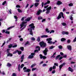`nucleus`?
<instances>
[{"label": "nucleus", "instance_id": "f257e3e1", "mask_svg": "<svg viewBox=\"0 0 76 76\" xmlns=\"http://www.w3.org/2000/svg\"><path fill=\"white\" fill-rule=\"evenodd\" d=\"M29 26H30L31 28L30 31V35H33V32L32 31V29L33 30H34V28H35V26H34V23H32Z\"/></svg>", "mask_w": 76, "mask_h": 76}, {"label": "nucleus", "instance_id": "f03ea898", "mask_svg": "<svg viewBox=\"0 0 76 76\" xmlns=\"http://www.w3.org/2000/svg\"><path fill=\"white\" fill-rule=\"evenodd\" d=\"M27 23V22H23L22 23H21L20 26H21L20 28H22V27H23L22 29H24V28H25L26 26V25H27V24H26Z\"/></svg>", "mask_w": 76, "mask_h": 76}, {"label": "nucleus", "instance_id": "7ed1b4c3", "mask_svg": "<svg viewBox=\"0 0 76 76\" xmlns=\"http://www.w3.org/2000/svg\"><path fill=\"white\" fill-rule=\"evenodd\" d=\"M61 16L62 17L63 19L64 18V16H63V13L62 12H61L60 13H59L58 16L57 18V19H58V20L60 19V18H61Z\"/></svg>", "mask_w": 76, "mask_h": 76}, {"label": "nucleus", "instance_id": "20e7f679", "mask_svg": "<svg viewBox=\"0 0 76 76\" xmlns=\"http://www.w3.org/2000/svg\"><path fill=\"white\" fill-rule=\"evenodd\" d=\"M39 44L41 47H45V45H46V44L43 41L40 42L39 43Z\"/></svg>", "mask_w": 76, "mask_h": 76}, {"label": "nucleus", "instance_id": "39448f33", "mask_svg": "<svg viewBox=\"0 0 76 76\" xmlns=\"http://www.w3.org/2000/svg\"><path fill=\"white\" fill-rule=\"evenodd\" d=\"M52 39V38H49L47 39H46L47 41H48V44H51L53 43L52 41H51Z\"/></svg>", "mask_w": 76, "mask_h": 76}, {"label": "nucleus", "instance_id": "423d86ee", "mask_svg": "<svg viewBox=\"0 0 76 76\" xmlns=\"http://www.w3.org/2000/svg\"><path fill=\"white\" fill-rule=\"evenodd\" d=\"M51 7L47 8L46 9L47 11L46 12V13L48 14H49V13H50V10H51Z\"/></svg>", "mask_w": 76, "mask_h": 76}, {"label": "nucleus", "instance_id": "0eeeda50", "mask_svg": "<svg viewBox=\"0 0 76 76\" xmlns=\"http://www.w3.org/2000/svg\"><path fill=\"white\" fill-rule=\"evenodd\" d=\"M31 55H30L28 57V58H33V56H35V53H31Z\"/></svg>", "mask_w": 76, "mask_h": 76}, {"label": "nucleus", "instance_id": "6e6552de", "mask_svg": "<svg viewBox=\"0 0 76 76\" xmlns=\"http://www.w3.org/2000/svg\"><path fill=\"white\" fill-rule=\"evenodd\" d=\"M66 64V63L65 62L63 64H62L61 65L59 66V70H61V68L62 67H63V66H64V65Z\"/></svg>", "mask_w": 76, "mask_h": 76}, {"label": "nucleus", "instance_id": "1a4fd4ad", "mask_svg": "<svg viewBox=\"0 0 76 76\" xmlns=\"http://www.w3.org/2000/svg\"><path fill=\"white\" fill-rule=\"evenodd\" d=\"M47 51H48V49H47V48H46L45 50L43 51V53H44L45 56H46L47 55Z\"/></svg>", "mask_w": 76, "mask_h": 76}, {"label": "nucleus", "instance_id": "9d476101", "mask_svg": "<svg viewBox=\"0 0 76 76\" xmlns=\"http://www.w3.org/2000/svg\"><path fill=\"white\" fill-rule=\"evenodd\" d=\"M39 56L40 57V58H43V59H45V58H47V57L45 56H42V55L41 54H40L39 55Z\"/></svg>", "mask_w": 76, "mask_h": 76}, {"label": "nucleus", "instance_id": "9b49d317", "mask_svg": "<svg viewBox=\"0 0 76 76\" xmlns=\"http://www.w3.org/2000/svg\"><path fill=\"white\" fill-rule=\"evenodd\" d=\"M62 34L63 35H64V34H66V35H69V32H68L63 31L62 32Z\"/></svg>", "mask_w": 76, "mask_h": 76}, {"label": "nucleus", "instance_id": "f8f14e48", "mask_svg": "<svg viewBox=\"0 0 76 76\" xmlns=\"http://www.w3.org/2000/svg\"><path fill=\"white\" fill-rule=\"evenodd\" d=\"M41 12H42V10H40L37 12V15H40V13H41Z\"/></svg>", "mask_w": 76, "mask_h": 76}, {"label": "nucleus", "instance_id": "ddd939ff", "mask_svg": "<svg viewBox=\"0 0 76 76\" xmlns=\"http://www.w3.org/2000/svg\"><path fill=\"white\" fill-rule=\"evenodd\" d=\"M56 4L57 5H60V4H62V2H61L60 1H58L57 2Z\"/></svg>", "mask_w": 76, "mask_h": 76}, {"label": "nucleus", "instance_id": "4468645a", "mask_svg": "<svg viewBox=\"0 0 76 76\" xmlns=\"http://www.w3.org/2000/svg\"><path fill=\"white\" fill-rule=\"evenodd\" d=\"M31 18H28L25 20V21H27V22H29L30 21V20H31Z\"/></svg>", "mask_w": 76, "mask_h": 76}, {"label": "nucleus", "instance_id": "2eb2a0df", "mask_svg": "<svg viewBox=\"0 0 76 76\" xmlns=\"http://www.w3.org/2000/svg\"><path fill=\"white\" fill-rule=\"evenodd\" d=\"M68 70L69 71H70L71 72H73V69H72L70 67H69L68 68Z\"/></svg>", "mask_w": 76, "mask_h": 76}, {"label": "nucleus", "instance_id": "dca6fc26", "mask_svg": "<svg viewBox=\"0 0 76 76\" xmlns=\"http://www.w3.org/2000/svg\"><path fill=\"white\" fill-rule=\"evenodd\" d=\"M41 38H47L48 37V36L47 35H43L41 37Z\"/></svg>", "mask_w": 76, "mask_h": 76}, {"label": "nucleus", "instance_id": "f3484780", "mask_svg": "<svg viewBox=\"0 0 76 76\" xmlns=\"http://www.w3.org/2000/svg\"><path fill=\"white\" fill-rule=\"evenodd\" d=\"M67 48L69 50H72V47L70 45H68L67 46Z\"/></svg>", "mask_w": 76, "mask_h": 76}, {"label": "nucleus", "instance_id": "a211bd4d", "mask_svg": "<svg viewBox=\"0 0 76 76\" xmlns=\"http://www.w3.org/2000/svg\"><path fill=\"white\" fill-rule=\"evenodd\" d=\"M31 71V69H27L26 70L24 71V72H29Z\"/></svg>", "mask_w": 76, "mask_h": 76}, {"label": "nucleus", "instance_id": "6ab92c4d", "mask_svg": "<svg viewBox=\"0 0 76 76\" xmlns=\"http://www.w3.org/2000/svg\"><path fill=\"white\" fill-rule=\"evenodd\" d=\"M36 65H37V64H32L31 66V68H33V67H34L35 66H36Z\"/></svg>", "mask_w": 76, "mask_h": 76}, {"label": "nucleus", "instance_id": "aec40b11", "mask_svg": "<svg viewBox=\"0 0 76 76\" xmlns=\"http://www.w3.org/2000/svg\"><path fill=\"white\" fill-rule=\"evenodd\" d=\"M7 56H10L12 57L13 56V54L10 53H9L7 55Z\"/></svg>", "mask_w": 76, "mask_h": 76}, {"label": "nucleus", "instance_id": "412c9836", "mask_svg": "<svg viewBox=\"0 0 76 76\" xmlns=\"http://www.w3.org/2000/svg\"><path fill=\"white\" fill-rule=\"evenodd\" d=\"M31 41H35V38H34V37H32L31 38Z\"/></svg>", "mask_w": 76, "mask_h": 76}, {"label": "nucleus", "instance_id": "4be33fe9", "mask_svg": "<svg viewBox=\"0 0 76 76\" xmlns=\"http://www.w3.org/2000/svg\"><path fill=\"white\" fill-rule=\"evenodd\" d=\"M39 5V3H35L34 4V6L36 7H37Z\"/></svg>", "mask_w": 76, "mask_h": 76}, {"label": "nucleus", "instance_id": "5701e85b", "mask_svg": "<svg viewBox=\"0 0 76 76\" xmlns=\"http://www.w3.org/2000/svg\"><path fill=\"white\" fill-rule=\"evenodd\" d=\"M13 47V45L12 44H11L10 45H9V46H8V47L9 48H11V47Z\"/></svg>", "mask_w": 76, "mask_h": 76}, {"label": "nucleus", "instance_id": "b1692460", "mask_svg": "<svg viewBox=\"0 0 76 76\" xmlns=\"http://www.w3.org/2000/svg\"><path fill=\"white\" fill-rule=\"evenodd\" d=\"M37 41H38V42H39L40 41V37H37Z\"/></svg>", "mask_w": 76, "mask_h": 76}, {"label": "nucleus", "instance_id": "393cba45", "mask_svg": "<svg viewBox=\"0 0 76 76\" xmlns=\"http://www.w3.org/2000/svg\"><path fill=\"white\" fill-rule=\"evenodd\" d=\"M18 12H19V13H21L22 12V10H20V9H18Z\"/></svg>", "mask_w": 76, "mask_h": 76}, {"label": "nucleus", "instance_id": "a878e982", "mask_svg": "<svg viewBox=\"0 0 76 76\" xmlns=\"http://www.w3.org/2000/svg\"><path fill=\"white\" fill-rule=\"evenodd\" d=\"M30 44L29 42L28 41H27V42H26L25 44V45H29V44Z\"/></svg>", "mask_w": 76, "mask_h": 76}, {"label": "nucleus", "instance_id": "bb28decb", "mask_svg": "<svg viewBox=\"0 0 76 76\" xmlns=\"http://www.w3.org/2000/svg\"><path fill=\"white\" fill-rule=\"evenodd\" d=\"M66 40V39H65V38H62L61 39V41H65V40Z\"/></svg>", "mask_w": 76, "mask_h": 76}, {"label": "nucleus", "instance_id": "cd10ccee", "mask_svg": "<svg viewBox=\"0 0 76 76\" xmlns=\"http://www.w3.org/2000/svg\"><path fill=\"white\" fill-rule=\"evenodd\" d=\"M54 47H55V46L54 47L53 46H52L51 47H49V49H53V48H54Z\"/></svg>", "mask_w": 76, "mask_h": 76}, {"label": "nucleus", "instance_id": "c85d7f7f", "mask_svg": "<svg viewBox=\"0 0 76 76\" xmlns=\"http://www.w3.org/2000/svg\"><path fill=\"white\" fill-rule=\"evenodd\" d=\"M60 57V55H59L58 56H57L56 57V60H57V59H58V58Z\"/></svg>", "mask_w": 76, "mask_h": 76}, {"label": "nucleus", "instance_id": "c756f323", "mask_svg": "<svg viewBox=\"0 0 76 76\" xmlns=\"http://www.w3.org/2000/svg\"><path fill=\"white\" fill-rule=\"evenodd\" d=\"M46 31L47 32V33H49V32H50V31L48 28L46 29Z\"/></svg>", "mask_w": 76, "mask_h": 76}, {"label": "nucleus", "instance_id": "7c9ffc66", "mask_svg": "<svg viewBox=\"0 0 76 76\" xmlns=\"http://www.w3.org/2000/svg\"><path fill=\"white\" fill-rule=\"evenodd\" d=\"M12 66V65L10 64L9 63H8L7 64V66H8V67H10Z\"/></svg>", "mask_w": 76, "mask_h": 76}, {"label": "nucleus", "instance_id": "2f4dec72", "mask_svg": "<svg viewBox=\"0 0 76 76\" xmlns=\"http://www.w3.org/2000/svg\"><path fill=\"white\" fill-rule=\"evenodd\" d=\"M18 50H15L13 52V54H16L17 52H18Z\"/></svg>", "mask_w": 76, "mask_h": 76}, {"label": "nucleus", "instance_id": "473e14b6", "mask_svg": "<svg viewBox=\"0 0 76 76\" xmlns=\"http://www.w3.org/2000/svg\"><path fill=\"white\" fill-rule=\"evenodd\" d=\"M14 26H12L10 27H9L7 28V30H9L10 29H11V28H14Z\"/></svg>", "mask_w": 76, "mask_h": 76}, {"label": "nucleus", "instance_id": "72a5a7b5", "mask_svg": "<svg viewBox=\"0 0 76 76\" xmlns=\"http://www.w3.org/2000/svg\"><path fill=\"white\" fill-rule=\"evenodd\" d=\"M68 5L69 6H72L73 5V4L72 3H71L69 4Z\"/></svg>", "mask_w": 76, "mask_h": 76}, {"label": "nucleus", "instance_id": "f704fd0d", "mask_svg": "<svg viewBox=\"0 0 76 76\" xmlns=\"http://www.w3.org/2000/svg\"><path fill=\"white\" fill-rule=\"evenodd\" d=\"M54 30H52L50 32V34H51L52 33H54Z\"/></svg>", "mask_w": 76, "mask_h": 76}, {"label": "nucleus", "instance_id": "c9c22d12", "mask_svg": "<svg viewBox=\"0 0 76 76\" xmlns=\"http://www.w3.org/2000/svg\"><path fill=\"white\" fill-rule=\"evenodd\" d=\"M18 53L19 55H20V54H21V53H22V52L21 51H19L18 50Z\"/></svg>", "mask_w": 76, "mask_h": 76}, {"label": "nucleus", "instance_id": "e433bc0d", "mask_svg": "<svg viewBox=\"0 0 76 76\" xmlns=\"http://www.w3.org/2000/svg\"><path fill=\"white\" fill-rule=\"evenodd\" d=\"M24 58V55H23L21 57V60H23Z\"/></svg>", "mask_w": 76, "mask_h": 76}, {"label": "nucleus", "instance_id": "4c0bfd02", "mask_svg": "<svg viewBox=\"0 0 76 76\" xmlns=\"http://www.w3.org/2000/svg\"><path fill=\"white\" fill-rule=\"evenodd\" d=\"M52 69H53V67H50V68H49V71L50 72H51Z\"/></svg>", "mask_w": 76, "mask_h": 76}, {"label": "nucleus", "instance_id": "58836bf2", "mask_svg": "<svg viewBox=\"0 0 76 76\" xmlns=\"http://www.w3.org/2000/svg\"><path fill=\"white\" fill-rule=\"evenodd\" d=\"M38 19L39 20H41V19H42V17H39L38 18Z\"/></svg>", "mask_w": 76, "mask_h": 76}, {"label": "nucleus", "instance_id": "ea45409f", "mask_svg": "<svg viewBox=\"0 0 76 76\" xmlns=\"http://www.w3.org/2000/svg\"><path fill=\"white\" fill-rule=\"evenodd\" d=\"M36 48H38L39 49V51L40 50V47L38 46H37L36 47Z\"/></svg>", "mask_w": 76, "mask_h": 76}, {"label": "nucleus", "instance_id": "a19ab883", "mask_svg": "<svg viewBox=\"0 0 76 76\" xmlns=\"http://www.w3.org/2000/svg\"><path fill=\"white\" fill-rule=\"evenodd\" d=\"M62 24L63 26H66V23H62Z\"/></svg>", "mask_w": 76, "mask_h": 76}, {"label": "nucleus", "instance_id": "79ce46f5", "mask_svg": "<svg viewBox=\"0 0 76 76\" xmlns=\"http://www.w3.org/2000/svg\"><path fill=\"white\" fill-rule=\"evenodd\" d=\"M23 66H24V64H22V65H21L20 67L21 69H22V68H23Z\"/></svg>", "mask_w": 76, "mask_h": 76}, {"label": "nucleus", "instance_id": "37998d69", "mask_svg": "<svg viewBox=\"0 0 76 76\" xmlns=\"http://www.w3.org/2000/svg\"><path fill=\"white\" fill-rule=\"evenodd\" d=\"M56 52H55L53 54V58H54V57H56L55 56H55V55H56Z\"/></svg>", "mask_w": 76, "mask_h": 76}, {"label": "nucleus", "instance_id": "c03bdc74", "mask_svg": "<svg viewBox=\"0 0 76 76\" xmlns=\"http://www.w3.org/2000/svg\"><path fill=\"white\" fill-rule=\"evenodd\" d=\"M6 3V1H5L2 3V5H4V4Z\"/></svg>", "mask_w": 76, "mask_h": 76}, {"label": "nucleus", "instance_id": "a18cd8bd", "mask_svg": "<svg viewBox=\"0 0 76 76\" xmlns=\"http://www.w3.org/2000/svg\"><path fill=\"white\" fill-rule=\"evenodd\" d=\"M16 7L20 8V6L18 5H17L16 6Z\"/></svg>", "mask_w": 76, "mask_h": 76}, {"label": "nucleus", "instance_id": "49530a36", "mask_svg": "<svg viewBox=\"0 0 76 76\" xmlns=\"http://www.w3.org/2000/svg\"><path fill=\"white\" fill-rule=\"evenodd\" d=\"M17 45H15L13 46L12 45V47H13V48H15V47H17Z\"/></svg>", "mask_w": 76, "mask_h": 76}, {"label": "nucleus", "instance_id": "de8ad7c7", "mask_svg": "<svg viewBox=\"0 0 76 76\" xmlns=\"http://www.w3.org/2000/svg\"><path fill=\"white\" fill-rule=\"evenodd\" d=\"M20 49L21 50V51H23L24 50V48L23 47H21L20 48Z\"/></svg>", "mask_w": 76, "mask_h": 76}, {"label": "nucleus", "instance_id": "09e8293b", "mask_svg": "<svg viewBox=\"0 0 76 76\" xmlns=\"http://www.w3.org/2000/svg\"><path fill=\"white\" fill-rule=\"evenodd\" d=\"M20 65L19 64L18 65V69L19 72H20Z\"/></svg>", "mask_w": 76, "mask_h": 76}, {"label": "nucleus", "instance_id": "8fccbe9b", "mask_svg": "<svg viewBox=\"0 0 76 76\" xmlns=\"http://www.w3.org/2000/svg\"><path fill=\"white\" fill-rule=\"evenodd\" d=\"M58 47L59 48H60V49H61V48H62V46L60 45V46H58Z\"/></svg>", "mask_w": 76, "mask_h": 76}, {"label": "nucleus", "instance_id": "3c124183", "mask_svg": "<svg viewBox=\"0 0 76 76\" xmlns=\"http://www.w3.org/2000/svg\"><path fill=\"white\" fill-rule=\"evenodd\" d=\"M37 69V68H33L32 69V71H34V70H35Z\"/></svg>", "mask_w": 76, "mask_h": 76}, {"label": "nucleus", "instance_id": "603ef678", "mask_svg": "<svg viewBox=\"0 0 76 76\" xmlns=\"http://www.w3.org/2000/svg\"><path fill=\"white\" fill-rule=\"evenodd\" d=\"M12 76H16V74L15 73H13L12 74Z\"/></svg>", "mask_w": 76, "mask_h": 76}, {"label": "nucleus", "instance_id": "864d4df0", "mask_svg": "<svg viewBox=\"0 0 76 76\" xmlns=\"http://www.w3.org/2000/svg\"><path fill=\"white\" fill-rule=\"evenodd\" d=\"M5 33L6 34H10V32L7 31L5 32Z\"/></svg>", "mask_w": 76, "mask_h": 76}, {"label": "nucleus", "instance_id": "5fc2aeb1", "mask_svg": "<svg viewBox=\"0 0 76 76\" xmlns=\"http://www.w3.org/2000/svg\"><path fill=\"white\" fill-rule=\"evenodd\" d=\"M4 44H5V42H4V43H3L2 44V45L1 46V47H3V46H4Z\"/></svg>", "mask_w": 76, "mask_h": 76}, {"label": "nucleus", "instance_id": "6e6d98bb", "mask_svg": "<svg viewBox=\"0 0 76 76\" xmlns=\"http://www.w3.org/2000/svg\"><path fill=\"white\" fill-rule=\"evenodd\" d=\"M55 72H56V71H55V70H54L52 72V74H54L55 73Z\"/></svg>", "mask_w": 76, "mask_h": 76}, {"label": "nucleus", "instance_id": "4d7b16f0", "mask_svg": "<svg viewBox=\"0 0 76 76\" xmlns=\"http://www.w3.org/2000/svg\"><path fill=\"white\" fill-rule=\"evenodd\" d=\"M48 7V5H47L46 6H44V8L45 9H46V8H47Z\"/></svg>", "mask_w": 76, "mask_h": 76}, {"label": "nucleus", "instance_id": "13d9d810", "mask_svg": "<svg viewBox=\"0 0 76 76\" xmlns=\"http://www.w3.org/2000/svg\"><path fill=\"white\" fill-rule=\"evenodd\" d=\"M56 68V66H54L53 67V69H54Z\"/></svg>", "mask_w": 76, "mask_h": 76}, {"label": "nucleus", "instance_id": "bf43d9fd", "mask_svg": "<svg viewBox=\"0 0 76 76\" xmlns=\"http://www.w3.org/2000/svg\"><path fill=\"white\" fill-rule=\"evenodd\" d=\"M73 42H76V37L75 38V39L73 40Z\"/></svg>", "mask_w": 76, "mask_h": 76}, {"label": "nucleus", "instance_id": "052dcab7", "mask_svg": "<svg viewBox=\"0 0 76 76\" xmlns=\"http://www.w3.org/2000/svg\"><path fill=\"white\" fill-rule=\"evenodd\" d=\"M60 54L61 56H63V55H64V53L62 52H61Z\"/></svg>", "mask_w": 76, "mask_h": 76}, {"label": "nucleus", "instance_id": "680f3d73", "mask_svg": "<svg viewBox=\"0 0 76 76\" xmlns=\"http://www.w3.org/2000/svg\"><path fill=\"white\" fill-rule=\"evenodd\" d=\"M54 65L56 66H58V64L57 63H55Z\"/></svg>", "mask_w": 76, "mask_h": 76}, {"label": "nucleus", "instance_id": "e2e57ef3", "mask_svg": "<svg viewBox=\"0 0 76 76\" xmlns=\"http://www.w3.org/2000/svg\"><path fill=\"white\" fill-rule=\"evenodd\" d=\"M25 18V17H23L21 19V20L22 21H23L24 20V19Z\"/></svg>", "mask_w": 76, "mask_h": 76}, {"label": "nucleus", "instance_id": "0e129e2a", "mask_svg": "<svg viewBox=\"0 0 76 76\" xmlns=\"http://www.w3.org/2000/svg\"><path fill=\"white\" fill-rule=\"evenodd\" d=\"M47 66V64H44L42 66H43V67H45V66Z\"/></svg>", "mask_w": 76, "mask_h": 76}, {"label": "nucleus", "instance_id": "69168bd1", "mask_svg": "<svg viewBox=\"0 0 76 76\" xmlns=\"http://www.w3.org/2000/svg\"><path fill=\"white\" fill-rule=\"evenodd\" d=\"M45 19H43L42 20V22H45Z\"/></svg>", "mask_w": 76, "mask_h": 76}, {"label": "nucleus", "instance_id": "338daca9", "mask_svg": "<svg viewBox=\"0 0 76 76\" xmlns=\"http://www.w3.org/2000/svg\"><path fill=\"white\" fill-rule=\"evenodd\" d=\"M14 16L15 19H18V17H17V16Z\"/></svg>", "mask_w": 76, "mask_h": 76}, {"label": "nucleus", "instance_id": "774afa93", "mask_svg": "<svg viewBox=\"0 0 76 76\" xmlns=\"http://www.w3.org/2000/svg\"><path fill=\"white\" fill-rule=\"evenodd\" d=\"M63 58V57H61L59 58V60H61Z\"/></svg>", "mask_w": 76, "mask_h": 76}]
</instances>
